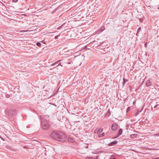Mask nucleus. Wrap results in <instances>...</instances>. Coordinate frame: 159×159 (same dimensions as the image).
<instances>
[{
    "label": "nucleus",
    "instance_id": "nucleus-1",
    "mask_svg": "<svg viewBox=\"0 0 159 159\" xmlns=\"http://www.w3.org/2000/svg\"><path fill=\"white\" fill-rule=\"evenodd\" d=\"M50 135L53 139L60 142H64L66 140V134L60 131H53Z\"/></svg>",
    "mask_w": 159,
    "mask_h": 159
},
{
    "label": "nucleus",
    "instance_id": "nucleus-2",
    "mask_svg": "<svg viewBox=\"0 0 159 159\" xmlns=\"http://www.w3.org/2000/svg\"><path fill=\"white\" fill-rule=\"evenodd\" d=\"M17 113V111L15 109H11L9 110L7 112V114L9 116H15Z\"/></svg>",
    "mask_w": 159,
    "mask_h": 159
},
{
    "label": "nucleus",
    "instance_id": "nucleus-3",
    "mask_svg": "<svg viewBox=\"0 0 159 159\" xmlns=\"http://www.w3.org/2000/svg\"><path fill=\"white\" fill-rule=\"evenodd\" d=\"M42 126L44 129H47L49 127L48 123L46 121L42 122Z\"/></svg>",
    "mask_w": 159,
    "mask_h": 159
},
{
    "label": "nucleus",
    "instance_id": "nucleus-4",
    "mask_svg": "<svg viewBox=\"0 0 159 159\" xmlns=\"http://www.w3.org/2000/svg\"><path fill=\"white\" fill-rule=\"evenodd\" d=\"M117 128V125L116 124H113L111 126V129L113 131H115Z\"/></svg>",
    "mask_w": 159,
    "mask_h": 159
},
{
    "label": "nucleus",
    "instance_id": "nucleus-5",
    "mask_svg": "<svg viewBox=\"0 0 159 159\" xmlns=\"http://www.w3.org/2000/svg\"><path fill=\"white\" fill-rule=\"evenodd\" d=\"M122 131L123 130L121 129H120L118 131V134H117V135L116 136V137H114L113 138H116L118 137L119 136L121 135L122 133Z\"/></svg>",
    "mask_w": 159,
    "mask_h": 159
},
{
    "label": "nucleus",
    "instance_id": "nucleus-6",
    "mask_svg": "<svg viewBox=\"0 0 159 159\" xmlns=\"http://www.w3.org/2000/svg\"><path fill=\"white\" fill-rule=\"evenodd\" d=\"M117 143V141H113L111 142V143H109L108 144V145L109 146H113V145L116 144Z\"/></svg>",
    "mask_w": 159,
    "mask_h": 159
},
{
    "label": "nucleus",
    "instance_id": "nucleus-7",
    "mask_svg": "<svg viewBox=\"0 0 159 159\" xmlns=\"http://www.w3.org/2000/svg\"><path fill=\"white\" fill-rule=\"evenodd\" d=\"M146 85L148 87L151 85V83L150 80H148L146 82Z\"/></svg>",
    "mask_w": 159,
    "mask_h": 159
},
{
    "label": "nucleus",
    "instance_id": "nucleus-8",
    "mask_svg": "<svg viewBox=\"0 0 159 159\" xmlns=\"http://www.w3.org/2000/svg\"><path fill=\"white\" fill-rule=\"evenodd\" d=\"M68 141L69 142L73 143L74 142V140L71 137H69L68 139Z\"/></svg>",
    "mask_w": 159,
    "mask_h": 159
},
{
    "label": "nucleus",
    "instance_id": "nucleus-9",
    "mask_svg": "<svg viewBox=\"0 0 159 159\" xmlns=\"http://www.w3.org/2000/svg\"><path fill=\"white\" fill-rule=\"evenodd\" d=\"M103 129H102L100 128L98 130L97 133L98 134H99L100 133H101Z\"/></svg>",
    "mask_w": 159,
    "mask_h": 159
},
{
    "label": "nucleus",
    "instance_id": "nucleus-10",
    "mask_svg": "<svg viewBox=\"0 0 159 159\" xmlns=\"http://www.w3.org/2000/svg\"><path fill=\"white\" fill-rule=\"evenodd\" d=\"M60 61H61V60H59V61H57V62H56L55 63H53L52 64V65H51V66H54L55 65H57V64H58V63L59 62H60Z\"/></svg>",
    "mask_w": 159,
    "mask_h": 159
},
{
    "label": "nucleus",
    "instance_id": "nucleus-11",
    "mask_svg": "<svg viewBox=\"0 0 159 159\" xmlns=\"http://www.w3.org/2000/svg\"><path fill=\"white\" fill-rule=\"evenodd\" d=\"M104 135H105V133H102L101 134H99L98 135V136L99 137H102L104 136Z\"/></svg>",
    "mask_w": 159,
    "mask_h": 159
},
{
    "label": "nucleus",
    "instance_id": "nucleus-12",
    "mask_svg": "<svg viewBox=\"0 0 159 159\" xmlns=\"http://www.w3.org/2000/svg\"><path fill=\"white\" fill-rule=\"evenodd\" d=\"M128 80H126V79L124 78L123 79V85H124V84L127 81H128Z\"/></svg>",
    "mask_w": 159,
    "mask_h": 159
},
{
    "label": "nucleus",
    "instance_id": "nucleus-13",
    "mask_svg": "<svg viewBox=\"0 0 159 159\" xmlns=\"http://www.w3.org/2000/svg\"><path fill=\"white\" fill-rule=\"evenodd\" d=\"M137 135V134H132L131 135V137H136Z\"/></svg>",
    "mask_w": 159,
    "mask_h": 159
},
{
    "label": "nucleus",
    "instance_id": "nucleus-14",
    "mask_svg": "<svg viewBox=\"0 0 159 159\" xmlns=\"http://www.w3.org/2000/svg\"><path fill=\"white\" fill-rule=\"evenodd\" d=\"M105 29V28L104 26H102L101 28V31H103Z\"/></svg>",
    "mask_w": 159,
    "mask_h": 159
},
{
    "label": "nucleus",
    "instance_id": "nucleus-15",
    "mask_svg": "<svg viewBox=\"0 0 159 159\" xmlns=\"http://www.w3.org/2000/svg\"><path fill=\"white\" fill-rule=\"evenodd\" d=\"M36 45L40 47V46H41V43L40 42H37L36 43Z\"/></svg>",
    "mask_w": 159,
    "mask_h": 159
},
{
    "label": "nucleus",
    "instance_id": "nucleus-16",
    "mask_svg": "<svg viewBox=\"0 0 159 159\" xmlns=\"http://www.w3.org/2000/svg\"><path fill=\"white\" fill-rule=\"evenodd\" d=\"M130 107H128L126 110V112H128L130 110Z\"/></svg>",
    "mask_w": 159,
    "mask_h": 159
},
{
    "label": "nucleus",
    "instance_id": "nucleus-17",
    "mask_svg": "<svg viewBox=\"0 0 159 159\" xmlns=\"http://www.w3.org/2000/svg\"><path fill=\"white\" fill-rule=\"evenodd\" d=\"M60 36V34H59V35H57V36H55V39H58V37Z\"/></svg>",
    "mask_w": 159,
    "mask_h": 159
},
{
    "label": "nucleus",
    "instance_id": "nucleus-18",
    "mask_svg": "<svg viewBox=\"0 0 159 159\" xmlns=\"http://www.w3.org/2000/svg\"><path fill=\"white\" fill-rule=\"evenodd\" d=\"M141 30V28L140 27H139L137 30V32L138 33H139L140 31Z\"/></svg>",
    "mask_w": 159,
    "mask_h": 159
},
{
    "label": "nucleus",
    "instance_id": "nucleus-19",
    "mask_svg": "<svg viewBox=\"0 0 159 159\" xmlns=\"http://www.w3.org/2000/svg\"><path fill=\"white\" fill-rule=\"evenodd\" d=\"M140 112V111H139V110H137V112H136V115H138V114H139V112Z\"/></svg>",
    "mask_w": 159,
    "mask_h": 159
},
{
    "label": "nucleus",
    "instance_id": "nucleus-20",
    "mask_svg": "<svg viewBox=\"0 0 159 159\" xmlns=\"http://www.w3.org/2000/svg\"><path fill=\"white\" fill-rule=\"evenodd\" d=\"M153 135L154 136H159V133H158V134H154Z\"/></svg>",
    "mask_w": 159,
    "mask_h": 159
},
{
    "label": "nucleus",
    "instance_id": "nucleus-21",
    "mask_svg": "<svg viewBox=\"0 0 159 159\" xmlns=\"http://www.w3.org/2000/svg\"><path fill=\"white\" fill-rule=\"evenodd\" d=\"M143 21V20L142 19H139V21L141 22H142Z\"/></svg>",
    "mask_w": 159,
    "mask_h": 159
},
{
    "label": "nucleus",
    "instance_id": "nucleus-22",
    "mask_svg": "<svg viewBox=\"0 0 159 159\" xmlns=\"http://www.w3.org/2000/svg\"><path fill=\"white\" fill-rule=\"evenodd\" d=\"M45 116H46V117L47 118H48L49 117V116L48 115H46Z\"/></svg>",
    "mask_w": 159,
    "mask_h": 159
},
{
    "label": "nucleus",
    "instance_id": "nucleus-23",
    "mask_svg": "<svg viewBox=\"0 0 159 159\" xmlns=\"http://www.w3.org/2000/svg\"><path fill=\"white\" fill-rule=\"evenodd\" d=\"M18 0H13V2H16L18 1Z\"/></svg>",
    "mask_w": 159,
    "mask_h": 159
},
{
    "label": "nucleus",
    "instance_id": "nucleus-24",
    "mask_svg": "<svg viewBox=\"0 0 159 159\" xmlns=\"http://www.w3.org/2000/svg\"><path fill=\"white\" fill-rule=\"evenodd\" d=\"M159 105H156L154 107V108H156L157 106H158Z\"/></svg>",
    "mask_w": 159,
    "mask_h": 159
},
{
    "label": "nucleus",
    "instance_id": "nucleus-25",
    "mask_svg": "<svg viewBox=\"0 0 159 159\" xmlns=\"http://www.w3.org/2000/svg\"><path fill=\"white\" fill-rule=\"evenodd\" d=\"M90 157H87L86 158V159H90Z\"/></svg>",
    "mask_w": 159,
    "mask_h": 159
},
{
    "label": "nucleus",
    "instance_id": "nucleus-26",
    "mask_svg": "<svg viewBox=\"0 0 159 159\" xmlns=\"http://www.w3.org/2000/svg\"><path fill=\"white\" fill-rule=\"evenodd\" d=\"M90 159H94V158L93 157H90Z\"/></svg>",
    "mask_w": 159,
    "mask_h": 159
},
{
    "label": "nucleus",
    "instance_id": "nucleus-27",
    "mask_svg": "<svg viewBox=\"0 0 159 159\" xmlns=\"http://www.w3.org/2000/svg\"><path fill=\"white\" fill-rule=\"evenodd\" d=\"M143 107H142V108L141 109L140 111V112H141V111L143 110Z\"/></svg>",
    "mask_w": 159,
    "mask_h": 159
},
{
    "label": "nucleus",
    "instance_id": "nucleus-28",
    "mask_svg": "<svg viewBox=\"0 0 159 159\" xmlns=\"http://www.w3.org/2000/svg\"><path fill=\"white\" fill-rule=\"evenodd\" d=\"M59 65H61V66H62L61 65V63H59L58 65L57 66H59Z\"/></svg>",
    "mask_w": 159,
    "mask_h": 159
},
{
    "label": "nucleus",
    "instance_id": "nucleus-29",
    "mask_svg": "<svg viewBox=\"0 0 159 159\" xmlns=\"http://www.w3.org/2000/svg\"><path fill=\"white\" fill-rule=\"evenodd\" d=\"M138 34H139V33H138V32H137V33L136 34V35L137 36H139V35H138Z\"/></svg>",
    "mask_w": 159,
    "mask_h": 159
},
{
    "label": "nucleus",
    "instance_id": "nucleus-30",
    "mask_svg": "<svg viewBox=\"0 0 159 159\" xmlns=\"http://www.w3.org/2000/svg\"><path fill=\"white\" fill-rule=\"evenodd\" d=\"M147 45V43H145V47H146V46Z\"/></svg>",
    "mask_w": 159,
    "mask_h": 159
},
{
    "label": "nucleus",
    "instance_id": "nucleus-31",
    "mask_svg": "<svg viewBox=\"0 0 159 159\" xmlns=\"http://www.w3.org/2000/svg\"><path fill=\"white\" fill-rule=\"evenodd\" d=\"M6 97H7V98H9V95H7Z\"/></svg>",
    "mask_w": 159,
    "mask_h": 159
},
{
    "label": "nucleus",
    "instance_id": "nucleus-32",
    "mask_svg": "<svg viewBox=\"0 0 159 159\" xmlns=\"http://www.w3.org/2000/svg\"><path fill=\"white\" fill-rule=\"evenodd\" d=\"M96 132V130L94 131V133H95Z\"/></svg>",
    "mask_w": 159,
    "mask_h": 159
},
{
    "label": "nucleus",
    "instance_id": "nucleus-33",
    "mask_svg": "<svg viewBox=\"0 0 159 159\" xmlns=\"http://www.w3.org/2000/svg\"><path fill=\"white\" fill-rule=\"evenodd\" d=\"M42 43H44V40H43V41H42Z\"/></svg>",
    "mask_w": 159,
    "mask_h": 159
},
{
    "label": "nucleus",
    "instance_id": "nucleus-34",
    "mask_svg": "<svg viewBox=\"0 0 159 159\" xmlns=\"http://www.w3.org/2000/svg\"><path fill=\"white\" fill-rule=\"evenodd\" d=\"M134 103H135V102H133V104H134Z\"/></svg>",
    "mask_w": 159,
    "mask_h": 159
},
{
    "label": "nucleus",
    "instance_id": "nucleus-35",
    "mask_svg": "<svg viewBox=\"0 0 159 159\" xmlns=\"http://www.w3.org/2000/svg\"><path fill=\"white\" fill-rule=\"evenodd\" d=\"M158 9H159V7H158Z\"/></svg>",
    "mask_w": 159,
    "mask_h": 159
},
{
    "label": "nucleus",
    "instance_id": "nucleus-36",
    "mask_svg": "<svg viewBox=\"0 0 159 159\" xmlns=\"http://www.w3.org/2000/svg\"><path fill=\"white\" fill-rule=\"evenodd\" d=\"M138 90V89H136V90Z\"/></svg>",
    "mask_w": 159,
    "mask_h": 159
}]
</instances>
